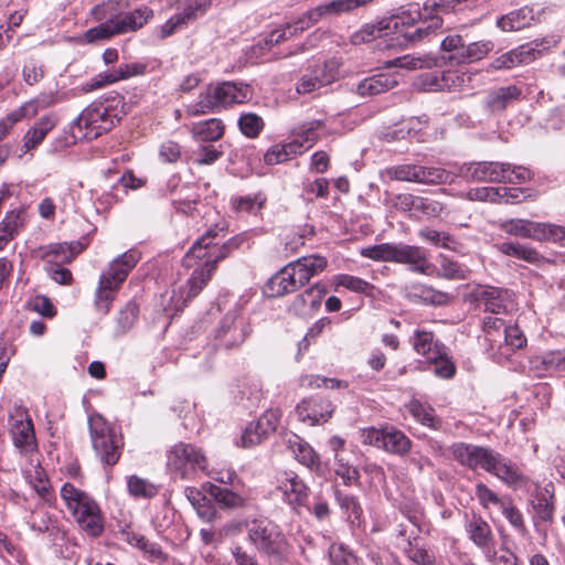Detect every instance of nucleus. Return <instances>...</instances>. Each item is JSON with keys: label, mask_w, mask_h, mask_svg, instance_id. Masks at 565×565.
<instances>
[{"label": "nucleus", "mask_w": 565, "mask_h": 565, "mask_svg": "<svg viewBox=\"0 0 565 565\" xmlns=\"http://www.w3.org/2000/svg\"><path fill=\"white\" fill-rule=\"evenodd\" d=\"M224 237L223 228L215 225L198 238L184 255L183 266L195 267L186 282L189 289L186 298L196 297L211 280L217 264L238 248L241 244L238 237L223 241Z\"/></svg>", "instance_id": "obj_1"}, {"label": "nucleus", "mask_w": 565, "mask_h": 565, "mask_svg": "<svg viewBox=\"0 0 565 565\" xmlns=\"http://www.w3.org/2000/svg\"><path fill=\"white\" fill-rule=\"evenodd\" d=\"M441 24L443 20L439 15H423L416 9L413 12L402 11L375 23H366L361 28V34H365L366 40L370 41L395 35L391 41L395 40L397 45H406L429 40Z\"/></svg>", "instance_id": "obj_2"}, {"label": "nucleus", "mask_w": 565, "mask_h": 565, "mask_svg": "<svg viewBox=\"0 0 565 565\" xmlns=\"http://www.w3.org/2000/svg\"><path fill=\"white\" fill-rule=\"evenodd\" d=\"M140 258L141 253L138 249H129L111 260L107 269L102 273L94 299L95 309L98 312L102 315L109 312L115 292L127 279Z\"/></svg>", "instance_id": "obj_3"}, {"label": "nucleus", "mask_w": 565, "mask_h": 565, "mask_svg": "<svg viewBox=\"0 0 565 565\" xmlns=\"http://www.w3.org/2000/svg\"><path fill=\"white\" fill-rule=\"evenodd\" d=\"M252 98L248 85L235 82H223L215 86H207L199 95L198 102L186 106L190 116H201L214 111L220 107L243 104Z\"/></svg>", "instance_id": "obj_4"}, {"label": "nucleus", "mask_w": 565, "mask_h": 565, "mask_svg": "<svg viewBox=\"0 0 565 565\" xmlns=\"http://www.w3.org/2000/svg\"><path fill=\"white\" fill-rule=\"evenodd\" d=\"M247 541L269 558L281 561L289 553V543L278 524L267 518H255L248 524Z\"/></svg>", "instance_id": "obj_5"}, {"label": "nucleus", "mask_w": 565, "mask_h": 565, "mask_svg": "<svg viewBox=\"0 0 565 565\" xmlns=\"http://www.w3.org/2000/svg\"><path fill=\"white\" fill-rule=\"evenodd\" d=\"M88 428L93 449L102 463L114 466L121 456V437L99 414L88 417Z\"/></svg>", "instance_id": "obj_6"}, {"label": "nucleus", "mask_w": 565, "mask_h": 565, "mask_svg": "<svg viewBox=\"0 0 565 565\" xmlns=\"http://www.w3.org/2000/svg\"><path fill=\"white\" fill-rule=\"evenodd\" d=\"M167 467L181 479H192L198 471L206 470L207 459L194 445L178 443L167 452Z\"/></svg>", "instance_id": "obj_7"}, {"label": "nucleus", "mask_w": 565, "mask_h": 565, "mask_svg": "<svg viewBox=\"0 0 565 565\" xmlns=\"http://www.w3.org/2000/svg\"><path fill=\"white\" fill-rule=\"evenodd\" d=\"M115 125V116L103 104L86 107L73 122L75 138H97L110 130Z\"/></svg>", "instance_id": "obj_8"}, {"label": "nucleus", "mask_w": 565, "mask_h": 565, "mask_svg": "<svg viewBox=\"0 0 565 565\" xmlns=\"http://www.w3.org/2000/svg\"><path fill=\"white\" fill-rule=\"evenodd\" d=\"M360 439L364 445L384 449L394 455H406L411 450L412 441L402 431L394 427L382 429L366 427L360 429Z\"/></svg>", "instance_id": "obj_9"}, {"label": "nucleus", "mask_w": 565, "mask_h": 565, "mask_svg": "<svg viewBox=\"0 0 565 565\" xmlns=\"http://www.w3.org/2000/svg\"><path fill=\"white\" fill-rule=\"evenodd\" d=\"M9 425L13 445L20 454L29 455L33 452L36 449V441L33 423L28 411L22 406L14 407L13 412L10 413Z\"/></svg>", "instance_id": "obj_10"}, {"label": "nucleus", "mask_w": 565, "mask_h": 565, "mask_svg": "<svg viewBox=\"0 0 565 565\" xmlns=\"http://www.w3.org/2000/svg\"><path fill=\"white\" fill-rule=\"evenodd\" d=\"M510 163L493 161L463 163L458 169V175L476 182H512L508 175Z\"/></svg>", "instance_id": "obj_11"}, {"label": "nucleus", "mask_w": 565, "mask_h": 565, "mask_svg": "<svg viewBox=\"0 0 565 565\" xmlns=\"http://www.w3.org/2000/svg\"><path fill=\"white\" fill-rule=\"evenodd\" d=\"M454 458L472 470L478 468L490 472L495 462L497 451L481 446L466 443H458L451 447Z\"/></svg>", "instance_id": "obj_12"}, {"label": "nucleus", "mask_w": 565, "mask_h": 565, "mask_svg": "<svg viewBox=\"0 0 565 565\" xmlns=\"http://www.w3.org/2000/svg\"><path fill=\"white\" fill-rule=\"evenodd\" d=\"M147 66L143 63L134 62L120 64L118 67L98 73L89 82L82 86L85 93L103 88L122 79H128L134 76L143 75Z\"/></svg>", "instance_id": "obj_13"}, {"label": "nucleus", "mask_w": 565, "mask_h": 565, "mask_svg": "<svg viewBox=\"0 0 565 565\" xmlns=\"http://www.w3.org/2000/svg\"><path fill=\"white\" fill-rule=\"evenodd\" d=\"M61 498L78 525L83 519L99 509V505L90 495L68 482L61 488Z\"/></svg>", "instance_id": "obj_14"}, {"label": "nucleus", "mask_w": 565, "mask_h": 565, "mask_svg": "<svg viewBox=\"0 0 565 565\" xmlns=\"http://www.w3.org/2000/svg\"><path fill=\"white\" fill-rule=\"evenodd\" d=\"M246 322L238 317L237 311H228L216 330V340L221 345L231 349L242 344L248 335Z\"/></svg>", "instance_id": "obj_15"}, {"label": "nucleus", "mask_w": 565, "mask_h": 565, "mask_svg": "<svg viewBox=\"0 0 565 565\" xmlns=\"http://www.w3.org/2000/svg\"><path fill=\"white\" fill-rule=\"evenodd\" d=\"M332 413L331 402L319 396L305 398L296 406L298 419L310 426L328 422Z\"/></svg>", "instance_id": "obj_16"}, {"label": "nucleus", "mask_w": 565, "mask_h": 565, "mask_svg": "<svg viewBox=\"0 0 565 565\" xmlns=\"http://www.w3.org/2000/svg\"><path fill=\"white\" fill-rule=\"evenodd\" d=\"M395 263L406 264L414 273L434 275L436 266L428 260L427 252L414 245L397 244L395 250Z\"/></svg>", "instance_id": "obj_17"}, {"label": "nucleus", "mask_w": 565, "mask_h": 565, "mask_svg": "<svg viewBox=\"0 0 565 565\" xmlns=\"http://www.w3.org/2000/svg\"><path fill=\"white\" fill-rule=\"evenodd\" d=\"M306 285L300 282L298 271L292 262L276 273L266 284V292L270 297H281L296 291Z\"/></svg>", "instance_id": "obj_18"}, {"label": "nucleus", "mask_w": 565, "mask_h": 565, "mask_svg": "<svg viewBox=\"0 0 565 565\" xmlns=\"http://www.w3.org/2000/svg\"><path fill=\"white\" fill-rule=\"evenodd\" d=\"M84 246L79 242L50 243L40 246L34 253L35 256L46 260L50 265L71 263Z\"/></svg>", "instance_id": "obj_19"}, {"label": "nucleus", "mask_w": 565, "mask_h": 565, "mask_svg": "<svg viewBox=\"0 0 565 565\" xmlns=\"http://www.w3.org/2000/svg\"><path fill=\"white\" fill-rule=\"evenodd\" d=\"M334 79L335 73L329 64H319L300 77L296 90L298 94H310L331 84Z\"/></svg>", "instance_id": "obj_20"}, {"label": "nucleus", "mask_w": 565, "mask_h": 565, "mask_svg": "<svg viewBox=\"0 0 565 565\" xmlns=\"http://www.w3.org/2000/svg\"><path fill=\"white\" fill-rule=\"evenodd\" d=\"M489 473L495 476L514 490L524 487L527 482V478L523 475L519 466L500 452H498L495 462L492 465Z\"/></svg>", "instance_id": "obj_21"}, {"label": "nucleus", "mask_w": 565, "mask_h": 565, "mask_svg": "<svg viewBox=\"0 0 565 565\" xmlns=\"http://www.w3.org/2000/svg\"><path fill=\"white\" fill-rule=\"evenodd\" d=\"M324 126L320 119H312L297 125L290 136L291 147L297 154H301L310 149L318 140V131Z\"/></svg>", "instance_id": "obj_22"}, {"label": "nucleus", "mask_w": 565, "mask_h": 565, "mask_svg": "<svg viewBox=\"0 0 565 565\" xmlns=\"http://www.w3.org/2000/svg\"><path fill=\"white\" fill-rule=\"evenodd\" d=\"M152 18L153 10L147 6L136 8L131 12L111 15L118 35L139 30Z\"/></svg>", "instance_id": "obj_23"}, {"label": "nucleus", "mask_w": 565, "mask_h": 565, "mask_svg": "<svg viewBox=\"0 0 565 565\" xmlns=\"http://www.w3.org/2000/svg\"><path fill=\"white\" fill-rule=\"evenodd\" d=\"M279 490L282 492L285 500L294 508L305 504L308 499V487L294 472H285L279 480Z\"/></svg>", "instance_id": "obj_24"}, {"label": "nucleus", "mask_w": 565, "mask_h": 565, "mask_svg": "<svg viewBox=\"0 0 565 565\" xmlns=\"http://www.w3.org/2000/svg\"><path fill=\"white\" fill-rule=\"evenodd\" d=\"M326 290L319 285L311 286L292 300L289 310L299 317L312 316L321 306Z\"/></svg>", "instance_id": "obj_25"}, {"label": "nucleus", "mask_w": 565, "mask_h": 565, "mask_svg": "<svg viewBox=\"0 0 565 565\" xmlns=\"http://www.w3.org/2000/svg\"><path fill=\"white\" fill-rule=\"evenodd\" d=\"M547 223L533 222L527 220H507L501 223L503 232L536 241H545V231Z\"/></svg>", "instance_id": "obj_26"}, {"label": "nucleus", "mask_w": 565, "mask_h": 565, "mask_svg": "<svg viewBox=\"0 0 565 565\" xmlns=\"http://www.w3.org/2000/svg\"><path fill=\"white\" fill-rule=\"evenodd\" d=\"M465 518V530L469 539L480 548L489 547L493 542V533L488 522L476 513L466 514Z\"/></svg>", "instance_id": "obj_27"}, {"label": "nucleus", "mask_w": 565, "mask_h": 565, "mask_svg": "<svg viewBox=\"0 0 565 565\" xmlns=\"http://www.w3.org/2000/svg\"><path fill=\"white\" fill-rule=\"evenodd\" d=\"M406 297L412 301L423 302L433 306H445L449 303L451 296L447 292L435 289L423 284H412L405 288Z\"/></svg>", "instance_id": "obj_28"}, {"label": "nucleus", "mask_w": 565, "mask_h": 565, "mask_svg": "<svg viewBox=\"0 0 565 565\" xmlns=\"http://www.w3.org/2000/svg\"><path fill=\"white\" fill-rule=\"evenodd\" d=\"M479 299L483 301L486 311L494 315L508 312L513 303L509 290L487 287L479 294Z\"/></svg>", "instance_id": "obj_29"}, {"label": "nucleus", "mask_w": 565, "mask_h": 565, "mask_svg": "<svg viewBox=\"0 0 565 565\" xmlns=\"http://www.w3.org/2000/svg\"><path fill=\"white\" fill-rule=\"evenodd\" d=\"M457 82H463L456 72H435L427 73L420 76L419 85L424 90H452L458 84Z\"/></svg>", "instance_id": "obj_30"}, {"label": "nucleus", "mask_w": 565, "mask_h": 565, "mask_svg": "<svg viewBox=\"0 0 565 565\" xmlns=\"http://www.w3.org/2000/svg\"><path fill=\"white\" fill-rule=\"evenodd\" d=\"M521 96V89L515 85H509L492 89L486 98V106L492 113L503 111Z\"/></svg>", "instance_id": "obj_31"}, {"label": "nucleus", "mask_w": 565, "mask_h": 565, "mask_svg": "<svg viewBox=\"0 0 565 565\" xmlns=\"http://www.w3.org/2000/svg\"><path fill=\"white\" fill-rule=\"evenodd\" d=\"M534 58V50L529 47V45H521L495 57L491 62L490 67L493 70H510L520 64H527Z\"/></svg>", "instance_id": "obj_32"}, {"label": "nucleus", "mask_w": 565, "mask_h": 565, "mask_svg": "<svg viewBox=\"0 0 565 565\" xmlns=\"http://www.w3.org/2000/svg\"><path fill=\"white\" fill-rule=\"evenodd\" d=\"M57 119L54 115L41 117L34 126L25 132L23 137V151L28 152L36 148L46 137V135L56 126Z\"/></svg>", "instance_id": "obj_33"}, {"label": "nucleus", "mask_w": 565, "mask_h": 565, "mask_svg": "<svg viewBox=\"0 0 565 565\" xmlns=\"http://www.w3.org/2000/svg\"><path fill=\"white\" fill-rule=\"evenodd\" d=\"M412 345L416 353L429 359L440 358L444 354L445 345L435 340L433 332L416 330L412 338Z\"/></svg>", "instance_id": "obj_34"}, {"label": "nucleus", "mask_w": 565, "mask_h": 565, "mask_svg": "<svg viewBox=\"0 0 565 565\" xmlns=\"http://www.w3.org/2000/svg\"><path fill=\"white\" fill-rule=\"evenodd\" d=\"M288 448L294 457L303 466L311 470H319L320 459L313 448L297 435H292L287 440Z\"/></svg>", "instance_id": "obj_35"}, {"label": "nucleus", "mask_w": 565, "mask_h": 565, "mask_svg": "<svg viewBox=\"0 0 565 565\" xmlns=\"http://www.w3.org/2000/svg\"><path fill=\"white\" fill-rule=\"evenodd\" d=\"M225 131L223 121L218 118H210L192 125L191 134L198 142H214L220 140Z\"/></svg>", "instance_id": "obj_36"}, {"label": "nucleus", "mask_w": 565, "mask_h": 565, "mask_svg": "<svg viewBox=\"0 0 565 565\" xmlns=\"http://www.w3.org/2000/svg\"><path fill=\"white\" fill-rule=\"evenodd\" d=\"M534 21L533 10L523 7L509 12L497 21V25L504 32L519 31L532 24Z\"/></svg>", "instance_id": "obj_37"}, {"label": "nucleus", "mask_w": 565, "mask_h": 565, "mask_svg": "<svg viewBox=\"0 0 565 565\" xmlns=\"http://www.w3.org/2000/svg\"><path fill=\"white\" fill-rule=\"evenodd\" d=\"M205 487L206 492L221 508L235 510L244 508L247 504V500L245 498L233 492L228 488H223L213 483H207Z\"/></svg>", "instance_id": "obj_38"}, {"label": "nucleus", "mask_w": 565, "mask_h": 565, "mask_svg": "<svg viewBox=\"0 0 565 565\" xmlns=\"http://www.w3.org/2000/svg\"><path fill=\"white\" fill-rule=\"evenodd\" d=\"M298 271L300 282L307 284L311 277L323 271L328 265L326 257L320 255H309L292 262Z\"/></svg>", "instance_id": "obj_39"}, {"label": "nucleus", "mask_w": 565, "mask_h": 565, "mask_svg": "<svg viewBox=\"0 0 565 565\" xmlns=\"http://www.w3.org/2000/svg\"><path fill=\"white\" fill-rule=\"evenodd\" d=\"M397 84L396 79L388 74H377L361 81L356 92L361 96H374L393 88Z\"/></svg>", "instance_id": "obj_40"}, {"label": "nucleus", "mask_w": 565, "mask_h": 565, "mask_svg": "<svg viewBox=\"0 0 565 565\" xmlns=\"http://www.w3.org/2000/svg\"><path fill=\"white\" fill-rule=\"evenodd\" d=\"M179 3L178 14L186 25L194 23L204 17L212 7V0H177Z\"/></svg>", "instance_id": "obj_41"}, {"label": "nucleus", "mask_w": 565, "mask_h": 565, "mask_svg": "<svg viewBox=\"0 0 565 565\" xmlns=\"http://www.w3.org/2000/svg\"><path fill=\"white\" fill-rule=\"evenodd\" d=\"M406 409L422 425L433 429H438L440 420L435 414V409L419 399L413 398L406 404Z\"/></svg>", "instance_id": "obj_42"}, {"label": "nucleus", "mask_w": 565, "mask_h": 565, "mask_svg": "<svg viewBox=\"0 0 565 565\" xmlns=\"http://www.w3.org/2000/svg\"><path fill=\"white\" fill-rule=\"evenodd\" d=\"M554 494L547 487L537 489L532 501L535 518L543 522H552L554 518Z\"/></svg>", "instance_id": "obj_43"}, {"label": "nucleus", "mask_w": 565, "mask_h": 565, "mask_svg": "<svg viewBox=\"0 0 565 565\" xmlns=\"http://www.w3.org/2000/svg\"><path fill=\"white\" fill-rule=\"evenodd\" d=\"M440 49L445 53L441 58L450 65H461L465 52V42L459 34H449L440 43Z\"/></svg>", "instance_id": "obj_44"}, {"label": "nucleus", "mask_w": 565, "mask_h": 565, "mask_svg": "<svg viewBox=\"0 0 565 565\" xmlns=\"http://www.w3.org/2000/svg\"><path fill=\"white\" fill-rule=\"evenodd\" d=\"M334 495L341 510L347 514L348 521L352 525H360L363 510L358 498L341 490H335Z\"/></svg>", "instance_id": "obj_45"}, {"label": "nucleus", "mask_w": 565, "mask_h": 565, "mask_svg": "<svg viewBox=\"0 0 565 565\" xmlns=\"http://www.w3.org/2000/svg\"><path fill=\"white\" fill-rule=\"evenodd\" d=\"M499 250L508 256L525 260L533 265H539L542 256L532 247L513 242H505L499 245Z\"/></svg>", "instance_id": "obj_46"}, {"label": "nucleus", "mask_w": 565, "mask_h": 565, "mask_svg": "<svg viewBox=\"0 0 565 565\" xmlns=\"http://www.w3.org/2000/svg\"><path fill=\"white\" fill-rule=\"evenodd\" d=\"M418 172V183L424 184H446L452 183L455 180V174L435 167H423L419 166L417 169Z\"/></svg>", "instance_id": "obj_47"}, {"label": "nucleus", "mask_w": 565, "mask_h": 565, "mask_svg": "<svg viewBox=\"0 0 565 565\" xmlns=\"http://www.w3.org/2000/svg\"><path fill=\"white\" fill-rule=\"evenodd\" d=\"M266 196L263 193L236 196L232 200L233 209L238 213L257 215L264 207Z\"/></svg>", "instance_id": "obj_48"}, {"label": "nucleus", "mask_w": 565, "mask_h": 565, "mask_svg": "<svg viewBox=\"0 0 565 565\" xmlns=\"http://www.w3.org/2000/svg\"><path fill=\"white\" fill-rule=\"evenodd\" d=\"M333 281L337 287H343L350 291L364 295H371L374 289V286L371 285L369 281L348 274L337 275Z\"/></svg>", "instance_id": "obj_49"}, {"label": "nucleus", "mask_w": 565, "mask_h": 565, "mask_svg": "<svg viewBox=\"0 0 565 565\" xmlns=\"http://www.w3.org/2000/svg\"><path fill=\"white\" fill-rule=\"evenodd\" d=\"M127 488L135 498L150 499L158 493V488L153 483L138 476L128 477Z\"/></svg>", "instance_id": "obj_50"}, {"label": "nucleus", "mask_w": 565, "mask_h": 565, "mask_svg": "<svg viewBox=\"0 0 565 565\" xmlns=\"http://www.w3.org/2000/svg\"><path fill=\"white\" fill-rule=\"evenodd\" d=\"M281 412L279 409H267L255 423H252L255 429L258 430L259 436L265 439L273 434L280 420Z\"/></svg>", "instance_id": "obj_51"}, {"label": "nucleus", "mask_w": 565, "mask_h": 565, "mask_svg": "<svg viewBox=\"0 0 565 565\" xmlns=\"http://www.w3.org/2000/svg\"><path fill=\"white\" fill-rule=\"evenodd\" d=\"M494 47L491 41H477L465 44V52L462 55V64H469L483 58Z\"/></svg>", "instance_id": "obj_52"}, {"label": "nucleus", "mask_w": 565, "mask_h": 565, "mask_svg": "<svg viewBox=\"0 0 565 565\" xmlns=\"http://www.w3.org/2000/svg\"><path fill=\"white\" fill-rule=\"evenodd\" d=\"M118 35L116 31L115 24L113 22L111 17L107 19L105 22L98 24L97 26L88 29L84 33V40L87 43H96L99 41L109 40L110 38Z\"/></svg>", "instance_id": "obj_53"}, {"label": "nucleus", "mask_w": 565, "mask_h": 565, "mask_svg": "<svg viewBox=\"0 0 565 565\" xmlns=\"http://www.w3.org/2000/svg\"><path fill=\"white\" fill-rule=\"evenodd\" d=\"M53 523L51 514L42 508L41 504H36L31 510V514L28 519L30 529L38 533H46L50 531Z\"/></svg>", "instance_id": "obj_54"}, {"label": "nucleus", "mask_w": 565, "mask_h": 565, "mask_svg": "<svg viewBox=\"0 0 565 565\" xmlns=\"http://www.w3.org/2000/svg\"><path fill=\"white\" fill-rule=\"evenodd\" d=\"M406 555L415 565H437L435 552L425 545L409 543Z\"/></svg>", "instance_id": "obj_55"}, {"label": "nucleus", "mask_w": 565, "mask_h": 565, "mask_svg": "<svg viewBox=\"0 0 565 565\" xmlns=\"http://www.w3.org/2000/svg\"><path fill=\"white\" fill-rule=\"evenodd\" d=\"M138 306L134 301H129L118 313L116 318V333L122 334L127 332L137 321Z\"/></svg>", "instance_id": "obj_56"}, {"label": "nucleus", "mask_w": 565, "mask_h": 565, "mask_svg": "<svg viewBox=\"0 0 565 565\" xmlns=\"http://www.w3.org/2000/svg\"><path fill=\"white\" fill-rule=\"evenodd\" d=\"M395 250V244L383 243L363 248L361 255L377 262H394Z\"/></svg>", "instance_id": "obj_57"}, {"label": "nucleus", "mask_w": 565, "mask_h": 565, "mask_svg": "<svg viewBox=\"0 0 565 565\" xmlns=\"http://www.w3.org/2000/svg\"><path fill=\"white\" fill-rule=\"evenodd\" d=\"M418 167L409 163L393 166L387 168L384 174L391 180L418 183Z\"/></svg>", "instance_id": "obj_58"}, {"label": "nucleus", "mask_w": 565, "mask_h": 565, "mask_svg": "<svg viewBox=\"0 0 565 565\" xmlns=\"http://www.w3.org/2000/svg\"><path fill=\"white\" fill-rule=\"evenodd\" d=\"M393 64L401 68L414 71L418 68H430L431 66L436 65V58L427 54L418 56L404 55L395 58Z\"/></svg>", "instance_id": "obj_59"}, {"label": "nucleus", "mask_w": 565, "mask_h": 565, "mask_svg": "<svg viewBox=\"0 0 565 565\" xmlns=\"http://www.w3.org/2000/svg\"><path fill=\"white\" fill-rule=\"evenodd\" d=\"M238 127L243 135L248 138H255L263 130L264 120L260 116L254 113H246L241 115L238 119Z\"/></svg>", "instance_id": "obj_60"}, {"label": "nucleus", "mask_w": 565, "mask_h": 565, "mask_svg": "<svg viewBox=\"0 0 565 565\" xmlns=\"http://www.w3.org/2000/svg\"><path fill=\"white\" fill-rule=\"evenodd\" d=\"M502 514L504 518L509 521L511 526L519 532L520 534L524 535L526 533V526L524 523L523 514L522 512L512 503L510 499L505 500V502L500 508Z\"/></svg>", "instance_id": "obj_61"}, {"label": "nucleus", "mask_w": 565, "mask_h": 565, "mask_svg": "<svg viewBox=\"0 0 565 565\" xmlns=\"http://www.w3.org/2000/svg\"><path fill=\"white\" fill-rule=\"evenodd\" d=\"M476 497L483 509L501 508L507 499L500 498L493 490L482 482L476 484Z\"/></svg>", "instance_id": "obj_62"}, {"label": "nucleus", "mask_w": 565, "mask_h": 565, "mask_svg": "<svg viewBox=\"0 0 565 565\" xmlns=\"http://www.w3.org/2000/svg\"><path fill=\"white\" fill-rule=\"evenodd\" d=\"M507 323L502 318L488 316L483 320V331L491 343H500Z\"/></svg>", "instance_id": "obj_63"}, {"label": "nucleus", "mask_w": 565, "mask_h": 565, "mask_svg": "<svg viewBox=\"0 0 565 565\" xmlns=\"http://www.w3.org/2000/svg\"><path fill=\"white\" fill-rule=\"evenodd\" d=\"M295 149L290 142L285 145H275L267 150L264 160L267 164H278L287 161L291 156H296Z\"/></svg>", "instance_id": "obj_64"}]
</instances>
